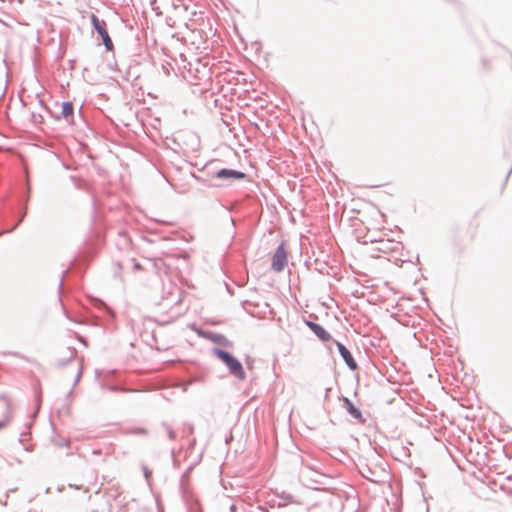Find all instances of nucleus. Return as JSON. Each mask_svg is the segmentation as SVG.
<instances>
[{
	"instance_id": "1",
	"label": "nucleus",
	"mask_w": 512,
	"mask_h": 512,
	"mask_svg": "<svg viewBox=\"0 0 512 512\" xmlns=\"http://www.w3.org/2000/svg\"><path fill=\"white\" fill-rule=\"evenodd\" d=\"M215 354L221 361H223L227 365L231 374H233L240 380H243L245 378V372L242 367V364L230 353L224 350L217 349L215 351Z\"/></svg>"
},
{
	"instance_id": "2",
	"label": "nucleus",
	"mask_w": 512,
	"mask_h": 512,
	"mask_svg": "<svg viewBox=\"0 0 512 512\" xmlns=\"http://www.w3.org/2000/svg\"><path fill=\"white\" fill-rule=\"evenodd\" d=\"M91 20L94 28L101 36L106 49L109 51L113 50V42L107 32L106 23L103 20H99L95 15H92Z\"/></svg>"
},
{
	"instance_id": "3",
	"label": "nucleus",
	"mask_w": 512,
	"mask_h": 512,
	"mask_svg": "<svg viewBox=\"0 0 512 512\" xmlns=\"http://www.w3.org/2000/svg\"><path fill=\"white\" fill-rule=\"evenodd\" d=\"M287 262V253L284 247V244H281L275 251L272 257V268L279 272L283 270L285 264Z\"/></svg>"
},
{
	"instance_id": "4",
	"label": "nucleus",
	"mask_w": 512,
	"mask_h": 512,
	"mask_svg": "<svg viewBox=\"0 0 512 512\" xmlns=\"http://www.w3.org/2000/svg\"><path fill=\"white\" fill-rule=\"evenodd\" d=\"M217 178L224 179V180H231V179H243L245 177V174L236 170L232 169H222L217 172L216 174Z\"/></svg>"
},
{
	"instance_id": "5",
	"label": "nucleus",
	"mask_w": 512,
	"mask_h": 512,
	"mask_svg": "<svg viewBox=\"0 0 512 512\" xmlns=\"http://www.w3.org/2000/svg\"><path fill=\"white\" fill-rule=\"evenodd\" d=\"M307 326L317 335L322 341H329L331 339L330 334L319 324L308 321Z\"/></svg>"
},
{
	"instance_id": "6",
	"label": "nucleus",
	"mask_w": 512,
	"mask_h": 512,
	"mask_svg": "<svg viewBox=\"0 0 512 512\" xmlns=\"http://www.w3.org/2000/svg\"><path fill=\"white\" fill-rule=\"evenodd\" d=\"M337 348H338L341 356L343 357L344 361L346 362V364L351 369H356L357 364L354 361V359H353L351 353L349 352V350L343 344H341L340 342H337Z\"/></svg>"
},
{
	"instance_id": "7",
	"label": "nucleus",
	"mask_w": 512,
	"mask_h": 512,
	"mask_svg": "<svg viewBox=\"0 0 512 512\" xmlns=\"http://www.w3.org/2000/svg\"><path fill=\"white\" fill-rule=\"evenodd\" d=\"M62 114L65 117L71 116L73 114V104L71 102H64L62 104Z\"/></svg>"
},
{
	"instance_id": "8",
	"label": "nucleus",
	"mask_w": 512,
	"mask_h": 512,
	"mask_svg": "<svg viewBox=\"0 0 512 512\" xmlns=\"http://www.w3.org/2000/svg\"><path fill=\"white\" fill-rule=\"evenodd\" d=\"M75 356V350L74 349H68V358L73 359Z\"/></svg>"
}]
</instances>
